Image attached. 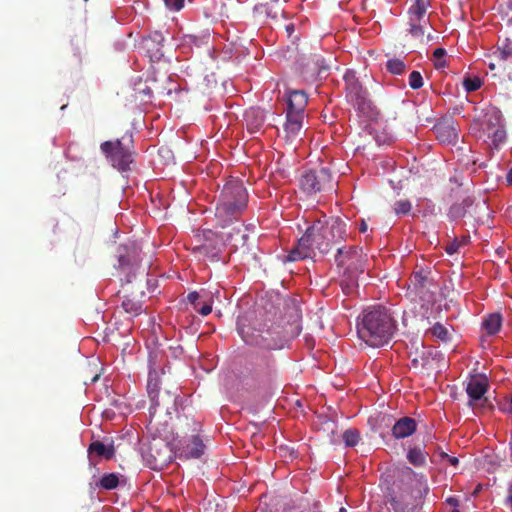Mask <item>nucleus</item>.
Listing matches in <instances>:
<instances>
[{
	"instance_id": "obj_38",
	"label": "nucleus",
	"mask_w": 512,
	"mask_h": 512,
	"mask_svg": "<svg viewBox=\"0 0 512 512\" xmlns=\"http://www.w3.org/2000/svg\"><path fill=\"white\" fill-rule=\"evenodd\" d=\"M482 85V81L479 77H467L463 80V86L467 92H474L478 90Z\"/></svg>"
},
{
	"instance_id": "obj_50",
	"label": "nucleus",
	"mask_w": 512,
	"mask_h": 512,
	"mask_svg": "<svg viewBox=\"0 0 512 512\" xmlns=\"http://www.w3.org/2000/svg\"><path fill=\"white\" fill-rule=\"evenodd\" d=\"M506 180L509 184H512V168L508 171L506 175Z\"/></svg>"
},
{
	"instance_id": "obj_3",
	"label": "nucleus",
	"mask_w": 512,
	"mask_h": 512,
	"mask_svg": "<svg viewBox=\"0 0 512 512\" xmlns=\"http://www.w3.org/2000/svg\"><path fill=\"white\" fill-rule=\"evenodd\" d=\"M248 193L242 181L231 179L223 186L216 206L215 217L222 228L239 222L247 208Z\"/></svg>"
},
{
	"instance_id": "obj_20",
	"label": "nucleus",
	"mask_w": 512,
	"mask_h": 512,
	"mask_svg": "<svg viewBox=\"0 0 512 512\" xmlns=\"http://www.w3.org/2000/svg\"><path fill=\"white\" fill-rule=\"evenodd\" d=\"M244 119L246 121L247 130L253 134L263 127L265 116L263 110L259 108H251L245 112Z\"/></svg>"
},
{
	"instance_id": "obj_36",
	"label": "nucleus",
	"mask_w": 512,
	"mask_h": 512,
	"mask_svg": "<svg viewBox=\"0 0 512 512\" xmlns=\"http://www.w3.org/2000/svg\"><path fill=\"white\" fill-rule=\"evenodd\" d=\"M386 68L392 74L401 75L404 73L406 65L402 60L394 58L387 61Z\"/></svg>"
},
{
	"instance_id": "obj_22",
	"label": "nucleus",
	"mask_w": 512,
	"mask_h": 512,
	"mask_svg": "<svg viewBox=\"0 0 512 512\" xmlns=\"http://www.w3.org/2000/svg\"><path fill=\"white\" fill-rule=\"evenodd\" d=\"M89 455H95L99 458H104L106 460H110L115 455V448L113 445V441H110L108 444H105L101 441H93L90 443L88 447Z\"/></svg>"
},
{
	"instance_id": "obj_17",
	"label": "nucleus",
	"mask_w": 512,
	"mask_h": 512,
	"mask_svg": "<svg viewBox=\"0 0 512 512\" xmlns=\"http://www.w3.org/2000/svg\"><path fill=\"white\" fill-rule=\"evenodd\" d=\"M417 429L415 419L411 417H403L395 422L392 427V435L396 439H403L412 435Z\"/></svg>"
},
{
	"instance_id": "obj_9",
	"label": "nucleus",
	"mask_w": 512,
	"mask_h": 512,
	"mask_svg": "<svg viewBox=\"0 0 512 512\" xmlns=\"http://www.w3.org/2000/svg\"><path fill=\"white\" fill-rule=\"evenodd\" d=\"M429 5V0H415L408 10L409 33L416 39L422 40L424 37L429 23L426 16Z\"/></svg>"
},
{
	"instance_id": "obj_24",
	"label": "nucleus",
	"mask_w": 512,
	"mask_h": 512,
	"mask_svg": "<svg viewBox=\"0 0 512 512\" xmlns=\"http://www.w3.org/2000/svg\"><path fill=\"white\" fill-rule=\"evenodd\" d=\"M139 261L135 247H133L132 254L128 252L127 247L119 248L118 262L122 270L126 268L134 269V267L138 266Z\"/></svg>"
},
{
	"instance_id": "obj_12",
	"label": "nucleus",
	"mask_w": 512,
	"mask_h": 512,
	"mask_svg": "<svg viewBox=\"0 0 512 512\" xmlns=\"http://www.w3.org/2000/svg\"><path fill=\"white\" fill-rule=\"evenodd\" d=\"M437 139L446 144H455L458 141V129L453 119H444L434 127Z\"/></svg>"
},
{
	"instance_id": "obj_1",
	"label": "nucleus",
	"mask_w": 512,
	"mask_h": 512,
	"mask_svg": "<svg viewBox=\"0 0 512 512\" xmlns=\"http://www.w3.org/2000/svg\"><path fill=\"white\" fill-rule=\"evenodd\" d=\"M347 236L346 222L340 218H331L325 224L317 221L307 228L305 234L298 240V244L287 255L290 262L311 258L314 249L321 254L327 253L334 244L345 240Z\"/></svg>"
},
{
	"instance_id": "obj_29",
	"label": "nucleus",
	"mask_w": 512,
	"mask_h": 512,
	"mask_svg": "<svg viewBox=\"0 0 512 512\" xmlns=\"http://www.w3.org/2000/svg\"><path fill=\"white\" fill-rule=\"evenodd\" d=\"M488 138L490 139V146L492 149L499 150L501 145L506 140V130L504 125L487 133Z\"/></svg>"
},
{
	"instance_id": "obj_14",
	"label": "nucleus",
	"mask_w": 512,
	"mask_h": 512,
	"mask_svg": "<svg viewBox=\"0 0 512 512\" xmlns=\"http://www.w3.org/2000/svg\"><path fill=\"white\" fill-rule=\"evenodd\" d=\"M503 125V116L497 107L490 106L483 110L480 126L484 133L487 134Z\"/></svg>"
},
{
	"instance_id": "obj_44",
	"label": "nucleus",
	"mask_w": 512,
	"mask_h": 512,
	"mask_svg": "<svg viewBox=\"0 0 512 512\" xmlns=\"http://www.w3.org/2000/svg\"><path fill=\"white\" fill-rule=\"evenodd\" d=\"M462 244H465V241H463V242H459L457 239H455L454 241H452V242H450L448 245H446V247H445V251H446L449 255H453V254H455L456 252H458V249H459V247H460Z\"/></svg>"
},
{
	"instance_id": "obj_26",
	"label": "nucleus",
	"mask_w": 512,
	"mask_h": 512,
	"mask_svg": "<svg viewBox=\"0 0 512 512\" xmlns=\"http://www.w3.org/2000/svg\"><path fill=\"white\" fill-rule=\"evenodd\" d=\"M427 456L428 452L424 451L422 448L418 446L409 448L407 452L408 462L415 467L424 466L426 464Z\"/></svg>"
},
{
	"instance_id": "obj_32",
	"label": "nucleus",
	"mask_w": 512,
	"mask_h": 512,
	"mask_svg": "<svg viewBox=\"0 0 512 512\" xmlns=\"http://www.w3.org/2000/svg\"><path fill=\"white\" fill-rule=\"evenodd\" d=\"M119 484V477L116 473L105 474L99 481V486L105 490H113Z\"/></svg>"
},
{
	"instance_id": "obj_47",
	"label": "nucleus",
	"mask_w": 512,
	"mask_h": 512,
	"mask_svg": "<svg viewBox=\"0 0 512 512\" xmlns=\"http://www.w3.org/2000/svg\"><path fill=\"white\" fill-rule=\"evenodd\" d=\"M503 410L507 413L512 414V396H511V399L507 403L504 404Z\"/></svg>"
},
{
	"instance_id": "obj_11",
	"label": "nucleus",
	"mask_w": 512,
	"mask_h": 512,
	"mask_svg": "<svg viewBox=\"0 0 512 512\" xmlns=\"http://www.w3.org/2000/svg\"><path fill=\"white\" fill-rule=\"evenodd\" d=\"M409 281V289L421 301L432 302L434 300V293L431 290V287L434 285L424 272L413 273Z\"/></svg>"
},
{
	"instance_id": "obj_5",
	"label": "nucleus",
	"mask_w": 512,
	"mask_h": 512,
	"mask_svg": "<svg viewBox=\"0 0 512 512\" xmlns=\"http://www.w3.org/2000/svg\"><path fill=\"white\" fill-rule=\"evenodd\" d=\"M124 141L125 138H122L115 141H105L100 145L101 152L106 159L119 171L129 170L133 162L132 136H129L128 143Z\"/></svg>"
},
{
	"instance_id": "obj_56",
	"label": "nucleus",
	"mask_w": 512,
	"mask_h": 512,
	"mask_svg": "<svg viewBox=\"0 0 512 512\" xmlns=\"http://www.w3.org/2000/svg\"><path fill=\"white\" fill-rule=\"evenodd\" d=\"M413 363H414V364H417V363H418V360H417V359H413Z\"/></svg>"
},
{
	"instance_id": "obj_54",
	"label": "nucleus",
	"mask_w": 512,
	"mask_h": 512,
	"mask_svg": "<svg viewBox=\"0 0 512 512\" xmlns=\"http://www.w3.org/2000/svg\"><path fill=\"white\" fill-rule=\"evenodd\" d=\"M340 512H347V509L342 507V508H340Z\"/></svg>"
},
{
	"instance_id": "obj_30",
	"label": "nucleus",
	"mask_w": 512,
	"mask_h": 512,
	"mask_svg": "<svg viewBox=\"0 0 512 512\" xmlns=\"http://www.w3.org/2000/svg\"><path fill=\"white\" fill-rule=\"evenodd\" d=\"M163 447L165 448V452H168V447L166 444L162 443ZM151 456L154 458V467L162 466L165 463H167L170 459L169 455H166V453H162L160 449L157 448L156 444H153L149 448Z\"/></svg>"
},
{
	"instance_id": "obj_33",
	"label": "nucleus",
	"mask_w": 512,
	"mask_h": 512,
	"mask_svg": "<svg viewBox=\"0 0 512 512\" xmlns=\"http://www.w3.org/2000/svg\"><path fill=\"white\" fill-rule=\"evenodd\" d=\"M177 396V388L175 389V391L167 390L164 393H160V407L162 406L168 411L171 406H174L176 404Z\"/></svg>"
},
{
	"instance_id": "obj_25",
	"label": "nucleus",
	"mask_w": 512,
	"mask_h": 512,
	"mask_svg": "<svg viewBox=\"0 0 512 512\" xmlns=\"http://www.w3.org/2000/svg\"><path fill=\"white\" fill-rule=\"evenodd\" d=\"M493 57L499 62L512 59V40L509 38H499L497 49L493 52Z\"/></svg>"
},
{
	"instance_id": "obj_2",
	"label": "nucleus",
	"mask_w": 512,
	"mask_h": 512,
	"mask_svg": "<svg viewBox=\"0 0 512 512\" xmlns=\"http://www.w3.org/2000/svg\"><path fill=\"white\" fill-rule=\"evenodd\" d=\"M396 329V321L390 312L382 306L364 310L357 323L359 338L371 347H380L389 343Z\"/></svg>"
},
{
	"instance_id": "obj_27",
	"label": "nucleus",
	"mask_w": 512,
	"mask_h": 512,
	"mask_svg": "<svg viewBox=\"0 0 512 512\" xmlns=\"http://www.w3.org/2000/svg\"><path fill=\"white\" fill-rule=\"evenodd\" d=\"M472 204L473 200L470 197H466L460 203L453 204L449 210V217L452 220L464 217Z\"/></svg>"
},
{
	"instance_id": "obj_53",
	"label": "nucleus",
	"mask_w": 512,
	"mask_h": 512,
	"mask_svg": "<svg viewBox=\"0 0 512 512\" xmlns=\"http://www.w3.org/2000/svg\"><path fill=\"white\" fill-rule=\"evenodd\" d=\"M406 471H407L408 473H410V474H412V473H413V470H412L411 468H409V467H406Z\"/></svg>"
},
{
	"instance_id": "obj_35",
	"label": "nucleus",
	"mask_w": 512,
	"mask_h": 512,
	"mask_svg": "<svg viewBox=\"0 0 512 512\" xmlns=\"http://www.w3.org/2000/svg\"><path fill=\"white\" fill-rule=\"evenodd\" d=\"M346 447H355L360 441V433L357 429H348L342 435Z\"/></svg>"
},
{
	"instance_id": "obj_4",
	"label": "nucleus",
	"mask_w": 512,
	"mask_h": 512,
	"mask_svg": "<svg viewBox=\"0 0 512 512\" xmlns=\"http://www.w3.org/2000/svg\"><path fill=\"white\" fill-rule=\"evenodd\" d=\"M300 331L301 328L297 321L290 325L289 329H283V331L278 326L262 330L238 327L239 334L247 344L266 350L282 349L290 339L298 336Z\"/></svg>"
},
{
	"instance_id": "obj_15",
	"label": "nucleus",
	"mask_w": 512,
	"mask_h": 512,
	"mask_svg": "<svg viewBox=\"0 0 512 512\" xmlns=\"http://www.w3.org/2000/svg\"><path fill=\"white\" fill-rule=\"evenodd\" d=\"M221 239L231 245L234 249L243 247L246 244L248 235L246 230L243 228V224H238L232 227L230 230L221 233Z\"/></svg>"
},
{
	"instance_id": "obj_40",
	"label": "nucleus",
	"mask_w": 512,
	"mask_h": 512,
	"mask_svg": "<svg viewBox=\"0 0 512 512\" xmlns=\"http://www.w3.org/2000/svg\"><path fill=\"white\" fill-rule=\"evenodd\" d=\"M433 56L435 59V67L436 69H442L446 67V60L444 57L446 56V50L444 48H437L433 52Z\"/></svg>"
},
{
	"instance_id": "obj_49",
	"label": "nucleus",
	"mask_w": 512,
	"mask_h": 512,
	"mask_svg": "<svg viewBox=\"0 0 512 512\" xmlns=\"http://www.w3.org/2000/svg\"><path fill=\"white\" fill-rule=\"evenodd\" d=\"M367 230H368V225H367L366 221L365 220H361V223H360V226H359V231L361 233H365Z\"/></svg>"
},
{
	"instance_id": "obj_28",
	"label": "nucleus",
	"mask_w": 512,
	"mask_h": 512,
	"mask_svg": "<svg viewBox=\"0 0 512 512\" xmlns=\"http://www.w3.org/2000/svg\"><path fill=\"white\" fill-rule=\"evenodd\" d=\"M482 325L487 334H496L500 330L502 325L501 315L498 313L489 315L487 318H485Z\"/></svg>"
},
{
	"instance_id": "obj_37",
	"label": "nucleus",
	"mask_w": 512,
	"mask_h": 512,
	"mask_svg": "<svg viewBox=\"0 0 512 512\" xmlns=\"http://www.w3.org/2000/svg\"><path fill=\"white\" fill-rule=\"evenodd\" d=\"M411 208L412 204L407 199L398 200L393 204V211L398 216L407 215L411 211Z\"/></svg>"
},
{
	"instance_id": "obj_19",
	"label": "nucleus",
	"mask_w": 512,
	"mask_h": 512,
	"mask_svg": "<svg viewBox=\"0 0 512 512\" xmlns=\"http://www.w3.org/2000/svg\"><path fill=\"white\" fill-rule=\"evenodd\" d=\"M307 102L308 97L303 90H291L288 92L287 112L304 114Z\"/></svg>"
},
{
	"instance_id": "obj_18",
	"label": "nucleus",
	"mask_w": 512,
	"mask_h": 512,
	"mask_svg": "<svg viewBox=\"0 0 512 512\" xmlns=\"http://www.w3.org/2000/svg\"><path fill=\"white\" fill-rule=\"evenodd\" d=\"M163 41L164 37L159 32H155L143 40L144 48L151 59H160L163 56Z\"/></svg>"
},
{
	"instance_id": "obj_57",
	"label": "nucleus",
	"mask_w": 512,
	"mask_h": 512,
	"mask_svg": "<svg viewBox=\"0 0 512 512\" xmlns=\"http://www.w3.org/2000/svg\"><path fill=\"white\" fill-rule=\"evenodd\" d=\"M452 512H460L458 509H453Z\"/></svg>"
},
{
	"instance_id": "obj_41",
	"label": "nucleus",
	"mask_w": 512,
	"mask_h": 512,
	"mask_svg": "<svg viewBox=\"0 0 512 512\" xmlns=\"http://www.w3.org/2000/svg\"><path fill=\"white\" fill-rule=\"evenodd\" d=\"M409 86L417 90L423 86V78L420 72L412 71L409 75Z\"/></svg>"
},
{
	"instance_id": "obj_7",
	"label": "nucleus",
	"mask_w": 512,
	"mask_h": 512,
	"mask_svg": "<svg viewBox=\"0 0 512 512\" xmlns=\"http://www.w3.org/2000/svg\"><path fill=\"white\" fill-rule=\"evenodd\" d=\"M300 188L308 195L332 190L333 179L330 170L322 167L319 170L306 171L300 178Z\"/></svg>"
},
{
	"instance_id": "obj_8",
	"label": "nucleus",
	"mask_w": 512,
	"mask_h": 512,
	"mask_svg": "<svg viewBox=\"0 0 512 512\" xmlns=\"http://www.w3.org/2000/svg\"><path fill=\"white\" fill-rule=\"evenodd\" d=\"M488 389V379L484 374H476L469 378L466 393L469 396L468 405L473 409H490L491 404L484 397Z\"/></svg>"
},
{
	"instance_id": "obj_51",
	"label": "nucleus",
	"mask_w": 512,
	"mask_h": 512,
	"mask_svg": "<svg viewBox=\"0 0 512 512\" xmlns=\"http://www.w3.org/2000/svg\"><path fill=\"white\" fill-rule=\"evenodd\" d=\"M489 68H490L491 70H494V69L496 68V64H495L494 62H491V63L489 64Z\"/></svg>"
},
{
	"instance_id": "obj_43",
	"label": "nucleus",
	"mask_w": 512,
	"mask_h": 512,
	"mask_svg": "<svg viewBox=\"0 0 512 512\" xmlns=\"http://www.w3.org/2000/svg\"><path fill=\"white\" fill-rule=\"evenodd\" d=\"M184 1L185 0H164L166 7L173 11H179L182 9Z\"/></svg>"
},
{
	"instance_id": "obj_31",
	"label": "nucleus",
	"mask_w": 512,
	"mask_h": 512,
	"mask_svg": "<svg viewBox=\"0 0 512 512\" xmlns=\"http://www.w3.org/2000/svg\"><path fill=\"white\" fill-rule=\"evenodd\" d=\"M122 308L131 316H138L142 313V304L139 301L126 298L122 302Z\"/></svg>"
},
{
	"instance_id": "obj_42",
	"label": "nucleus",
	"mask_w": 512,
	"mask_h": 512,
	"mask_svg": "<svg viewBox=\"0 0 512 512\" xmlns=\"http://www.w3.org/2000/svg\"><path fill=\"white\" fill-rule=\"evenodd\" d=\"M207 294L205 295H200L198 292L196 291H193V292H190L188 295H187V300L188 302L193 305V308L194 309H198V305L200 304V301L199 300H203L204 297L206 296Z\"/></svg>"
},
{
	"instance_id": "obj_13",
	"label": "nucleus",
	"mask_w": 512,
	"mask_h": 512,
	"mask_svg": "<svg viewBox=\"0 0 512 512\" xmlns=\"http://www.w3.org/2000/svg\"><path fill=\"white\" fill-rule=\"evenodd\" d=\"M222 239H207L205 243L193 249L194 253L207 258L211 262H218L222 258Z\"/></svg>"
},
{
	"instance_id": "obj_45",
	"label": "nucleus",
	"mask_w": 512,
	"mask_h": 512,
	"mask_svg": "<svg viewBox=\"0 0 512 512\" xmlns=\"http://www.w3.org/2000/svg\"><path fill=\"white\" fill-rule=\"evenodd\" d=\"M442 457L447 458L449 464L452 466H457L459 464V459L457 457L449 456L446 453H442Z\"/></svg>"
},
{
	"instance_id": "obj_16",
	"label": "nucleus",
	"mask_w": 512,
	"mask_h": 512,
	"mask_svg": "<svg viewBox=\"0 0 512 512\" xmlns=\"http://www.w3.org/2000/svg\"><path fill=\"white\" fill-rule=\"evenodd\" d=\"M303 122V114L298 113H286V122L284 125V131L286 134V139L289 141H294L301 132Z\"/></svg>"
},
{
	"instance_id": "obj_34",
	"label": "nucleus",
	"mask_w": 512,
	"mask_h": 512,
	"mask_svg": "<svg viewBox=\"0 0 512 512\" xmlns=\"http://www.w3.org/2000/svg\"><path fill=\"white\" fill-rule=\"evenodd\" d=\"M429 332L437 339L447 342L450 339V333L447 327L441 323H435L429 330Z\"/></svg>"
},
{
	"instance_id": "obj_23",
	"label": "nucleus",
	"mask_w": 512,
	"mask_h": 512,
	"mask_svg": "<svg viewBox=\"0 0 512 512\" xmlns=\"http://www.w3.org/2000/svg\"><path fill=\"white\" fill-rule=\"evenodd\" d=\"M205 445L199 436H193L183 444V453L187 458H199L204 454Z\"/></svg>"
},
{
	"instance_id": "obj_21",
	"label": "nucleus",
	"mask_w": 512,
	"mask_h": 512,
	"mask_svg": "<svg viewBox=\"0 0 512 512\" xmlns=\"http://www.w3.org/2000/svg\"><path fill=\"white\" fill-rule=\"evenodd\" d=\"M147 392L151 401L150 414L155 413L157 408L160 407V390L159 381L156 372H150L147 383Z\"/></svg>"
},
{
	"instance_id": "obj_46",
	"label": "nucleus",
	"mask_w": 512,
	"mask_h": 512,
	"mask_svg": "<svg viewBox=\"0 0 512 512\" xmlns=\"http://www.w3.org/2000/svg\"><path fill=\"white\" fill-rule=\"evenodd\" d=\"M446 502H447L450 506L454 507V509H457V507H458V505H459V500H458L457 498H455V497H449V498H447Z\"/></svg>"
},
{
	"instance_id": "obj_55",
	"label": "nucleus",
	"mask_w": 512,
	"mask_h": 512,
	"mask_svg": "<svg viewBox=\"0 0 512 512\" xmlns=\"http://www.w3.org/2000/svg\"><path fill=\"white\" fill-rule=\"evenodd\" d=\"M432 37L430 35L427 36V40L430 41Z\"/></svg>"
},
{
	"instance_id": "obj_6",
	"label": "nucleus",
	"mask_w": 512,
	"mask_h": 512,
	"mask_svg": "<svg viewBox=\"0 0 512 512\" xmlns=\"http://www.w3.org/2000/svg\"><path fill=\"white\" fill-rule=\"evenodd\" d=\"M335 260L338 266L346 267L350 281L354 282L358 275L366 269L367 255L362 248L357 246H351L346 251L343 248H338Z\"/></svg>"
},
{
	"instance_id": "obj_10",
	"label": "nucleus",
	"mask_w": 512,
	"mask_h": 512,
	"mask_svg": "<svg viewBox=\"0 0 512 512\" xmlns=\"http://www.w3.org/2000/svg\"><path fill=\"white\" fill-rule=\"evenodd\" d=\"M346 85V97L361 112L371 109V101L368 98V91L362 86L354 73L347 72L344 76Z\"/></svg>"
},
{
	"instance_id": "obj_52",
	"label": "nucleus",
	"mask_w": 512,
	"mask_h": 512,
	"mask_svg": "<svg viewBox=\"0 0 512 512\" xmlns=\"http://www.w3.org/2000/svg\"><path fill=\"white\" fill-rule=\"evenodd\" d=\"M392 506H393V509L394 510H397L396 506L394 504H396V501L395 499H392V502H391Z\"/></svg>"
},
{
	"instance_id": "obj_39",
	"label": "nucleus",
	"mask_w": 512,
	"mask_h": 512,
	"mask_svg": "<svg viewBox=\"0 0 512 512\" xmlns=\"http://www.w3.org/2000/svg\"><path fill=\"white\" fill-rule=\"evenodd\" d=\"M201 302L202 305L199 304L198 309L195 310L202 316L209 315L212 311V296L207 294Z\"/></svg>"
},
{
	"instance_id": "obj_48",
	"label": "nucleus",
	"mask_w": 512,
	"mask_h": 512,
	"mask_svg": "<svg viewBox=\"0 0 512 512\" xmlns=\"http://www.w3.org/2000/svg\"><path fill=\"white\" fill-rule=\"evenodd\" d=\"M285 30L288 34V37H292L294 31H295V26L293 24H288L285 26Z\"/></svg>"
}]
</instances>
